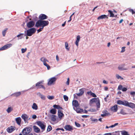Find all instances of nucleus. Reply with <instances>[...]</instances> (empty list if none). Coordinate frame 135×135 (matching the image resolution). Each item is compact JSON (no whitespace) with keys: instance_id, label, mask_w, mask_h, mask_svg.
<instances>
[{"instance_id":"c85d7f7f","label":"nucleus","mask_w":135,"mask_h":135,"mask_svg":"<svg viewBox=\"0 0 135 135\" xmlns=\"http://www.w3.org/2000/svg\"><path fill=\"white\" fill-rule=\"evenodd\" d=\"M21 94V93L20 92H18L14 93L13 95L14 97H17L20 96Z\"/></svg>"},{"instance_id":"423d86ee","label":"nucleus","mask_w":135,"mask_h":135,"mask_svg":"<svg viewBox=\"0 0 135 135\" xmlns=\"http://www.w3.org/2000/svg\"><path fill=\"white\" fill-rule=\"evenodd\" d=\"M37 124L39 126L42 130V132L45 130L46 126L41 121L37 122Z\"/></svg>"},{"instance_id":"c756f323","label":"nucleus","mask_w":135,"mask_h":135,"mask_svg":"<svg viewBox=\"0 0 135 135\" xmlns=\"http://www.w3.org/2000/svg\"><path fill=\"white\" fill-rule=\"evenodd\" d=\"M50 112L51 114H55L56 112V110L55 109H52L50 111Z\"/></svg>"},{"instance_id":"69168bd1","label":"nucleus","mask_w":135,"mask_h":135,"mask_svg":"<svg viewBox=\"0 0 135 135\" xmlns=\"http://www.w3.org/2000/svg\"><path fill=\"white\" fill-rule=\"evenodd\" d=\"M66 23V21H65L62 24V27H64L65 26Z\"/></svg>"},{"instance_id":"dca6fc26","label":"nucleus","mask_w":135,"mask_h":135,"mask_svg":"<svg viewBox=\"0 0 135 135\" xmlns=\"http://www.w3.org/2000/svg\"><path fill=\"white\" fill-rule=\"evenodd\" d=\"M72 105L73 106L77 108L79 106V104L78 102L76 100H74L73 101Z\"/></svg>"},{"instance_id":"a878e982","label":"nucleus","mask_w":135,"mask_h":135,"mask_svg":"<svg viewBox=\"0 0 135 135\" xmlns=\"http://www.w3.org/2000/svg\"><path fill=\"white\" fill-rule=\"evenodd\" d=\"M54 108L57 109H62L63 108L59 105L55 104L53 106Z\"/></svg>"},{"instance_id":"b1692460","label":"nucleus","mask_w":135,"mask_h":135,"mask_svg":"<svg viewBox=\"0 0 135 135\" xmlns=\"http://www.w3.org/2000/svg\"><path fill=\"white\" fill-rule=\"evenodd\" d=\"M16 121L18 125H20L21 122V119L20 117L17 118L16 119Z\"/></svg>"},{"instance_id":"603ef678","label":"nucleus","mask_w":135,"mask_h":135,"mask_svg":"<svg viewBox=\"0 0 135 135\" xmlns=\"http://www.w3.org/2000/svg\"><path fill=\"white\" fill-rule=\"evenodd\" d=\"M125 47H123L122 48V50L121 51V52H124L125 51Z\"/></svg>"},{"instance_id":"f03ea898","label":"nucleus","mask_w":135,"mask_h":135,"mask_svg":"<svg viewBox=\"0 0 135 135\" xmlns=\"http://www.w3.org/2000/svg\"><path fill=\"white\" fill-rule=\"evenodd\" d=\"M36 31V29L35 28H32L27 31V35L30 36H31Z\"/></svg>"},{"instance_id":"473e14b6","label":"nucleus","mask_w":135,"mask_h":135,"mask_svg":"<svg viewBox=\"0 0 135 135\" xmlns=\"http://www.w3.org/2000/svg\"><path fill=\"white\" fill-rule=\"evenodd\" d=\"M43 63L44 65L47 67V68L48 70H49L50 69V66L46 63L45 61H44Z\"/></svg>"},{"instance_id":"052dcab7","label":"nucleus","mask_w":135,"mask_h":135,"mask_svg":"<svg viewBox=\"0 0 135 135\" xmlns=\"http://www.w3.org/2000/svg\"><path fill=\"white\" fill-rule=\"evenodd\" d=\"M56 60L57 61H58L59 60V57H58V55H56Z\"/></svg>"},{"instance_id":"37998d69","label":"nucleus","mask_w":135,"mask_h":135,"mask_svg":"<svg viewBox=\"0 0 135 135\" xmlns=\"http://www.w3.org/2000/svg\"><path fill=\"white\" fill-rule=\"evenodd\" d=\"M96 105L97 108H99L100 107V104L99 101L96 103Z\"/></svg>"},{"instance_id":"4d7b16f0","label":"nucleus","mask_w":135,"mask_h":135,"mask_svg":"<svg viewBox=\"0 0 135 135\" xmlns=\"http://www.w3.org/2000/svg\"><path fill=\"white\" fill-rule=\"evenodd\" d=\"M70 80L69 78H68L67 79V81L66 82V84L68 85L69 84Z\"/></svg>"},{"instance_id":"9d476101","label":"nucleus","mask_w":135,"mask_h":135,"mask_svg":"<svg viewBox=\"0 0 135 135\" xmlns=\"http://www.w3.org/2000/svg\"><path fill=\"white\" fill-rule=\"evenodd\" d=\"M125 106H128L131 108H134L135 107V104L132 103H129L127 101H126Z\"/></svg>"},{"instance_id":"f3484780","label":"nucleus","mask_w":135,"mask_h":135,"mask_svg":"<svg viewBox=\"0 0 135 135\" xmlns=\"http://www.w3.org/2000/svg\"><path fill=\"white\" fill-rule=\"evenodd\" d=\"M118 89L119 90H122L123 91H126L127 90V89L125 87L123 88L122 85H119L118 87Z\"/></svg>"},{"instance_id":"2eb2a0df","label":"nucleus","mask_w":135,"mask_h":135,"mask_svg":"<svg viewBox=\"0 0 135 135\" xmlns=\"http://www.w3.org/2000/svg\"><path fill=\"white\" fill-rule=\"evenodd\" d=\"M124 64L119 65L118 67V69L120 70H127L128 69L127 68H124Z\"/></svg>"},{"instance_id":"1a4fd4ad","label":"nucleus","mask_w":135,"mask_h":135,"mask_svg":"<svg viewBox=\"0 0 135 135\" xmlns=\"http://www.w3.org/2000/svg\"><path fill=\"white\" fill-rule=\"evenodd\" d=\"M64 128L66 131H72L73 130V126L69 125H65L64 126Z\"/></svg>"},{"instance_id":"ddd939ff","label":"nucleus","mask_w":135,"mask_h":135,"mask_svg":"<svg viewBox=\"0 0 135 135\" xmlns=\"http://www.w3.org/2000/svg\"><path fill=\"white\" fill-rule=\"evenodd\" d=\"M56 80V79L55 77H53L50 78L48 83V85H51Z\"/></svg>"},{"instance_id":"6e6552de","label":"nucleus","mask_w":135,"mask_h":135,"mask_svg":"<svg viewBox=\"0 0 135 135\" xmlns=\"http://www.w3.org/2000/svg\"><path fill=\"white\" fill-rule=\"evenodd\" d=\"M35 24V22L33 21H31L27 23V26L28 28L33 27Z\"/></svg>"},{"instance_id":"5701e85b","label":"nucleus","mask_w":135,"mask_h":135,"mask_svg":"<svg viewBox=\"0 0 135 135\" xmlns=\"http://www.w3.org/2000/svg\"><path fill=\"white\" fill-rule=\"evenodd\" d=\"M80 37L79 35H78L76 37V40L75 42V44L77 46H78L79 42L80 41Z\"/></svg>"},{"instance_id":"bb28decb","label":"nucleus","mask_w":135,"mask_h":135,"mask_svg":"<svg viewBox=\"0 0 135 135\" xmlns=\"http://www.w3.org/2000/svg\"><path fill=\"white\" fill-rule=\"evenodd\" d=\"M37 95H38L41 99L43 100H45V96L42 94L40 93L39 92L37 93Z\"/></svg>"},{"instance_id":"4be33fe9","label":"nucleus","mask_w":135,"mask_h":135,"mask_svg":"<svg viewBox=\"0 0 135 135\" xmlns=\"http://www.w3.org/2000/svg\"><path fill=\"white\" fill-rule=\"evenodd\" d=\"M58 115L59 118L60 119H61L62 117L64 116V114L62 113V112L60 110L58 111Z\"/></svg>"},{"instance_id":"bf43d9fd","label":"nucleus","mask_w":135,"mask_h":135,"mask_svg":"<svg viewBox=\"0 0 135 135\" xmlns=\"http://www.w3.org/2000/svg\"><path fill=\"white\" fill-rule=\"evenodd\" d=\"M37 118L36 115H32V118L33 119H36Z\"/></svg>"},{"instance_id":"7c9ffc66","label":"nucleus","mask_w":135,"mask_h":135,"mask_svg":"<svg viewBox=\"0 0 135 135\" xmlns=\"http://www.w3.org/2000/svg\"><path fill=\"white\" fill-rule=\"evenodd\" d=\"M108 12H109V13L110 14V17H114V14L113 13L112 11L110 10H109L108 11Z\"/></svg>"},{"instance_id":"680f3d73","label":"nucleus","mask_w":135,"mask_h":135,"mask_svg":"<svg viewBox=\"0 0 135 135\" xmlns=\"http://www.w3.org/2000/svg\"><path fill=\"white\" fill-rule=\"evenodd\" d=\"M112 133H109L105 134L104 135H113L112 134Z\"/></svg>"},{"instance_id":"3c124183","label":"nucleus","mask_w":135,"mask_h":135,"mask_svg":"<svg viewBox=\"0 0 135 135\" xmlns=\"http://www.w3.org/2000/svg\"><path fill=\"white\" fill-rule=\"evenodd\" d=\"M91 120L92 121L97 122L98 121V119H97L91 118Z\"/></svg>"},{"instance_id":"79ce46f5","label":"nucleus","mask_w":135,"mask_h":135,"mask_svg":"<svg viewBox=\"0 0 135 135\" xmlns=\"http://www.w3.org/2000/svg\"><path fill=\"white\" fill-rule=\"evenodd\" d=\"M23 35V33H21L20 34L18 35L17 37H20V38L19 39H22V35Z\"/></svg>"},{"instance_id":"4468645a","label":"nucleus","mask_w":135,"mask_h":135,"mask_svg":"<svg viewBox=\"0 0 135 135\" xmlns=\"http://www.w3.org/2000/svg\"><path fill=\"white\" fill-rule=\"evenodd\" d=\"M21 117L23 119L25 122H27L28 118V116L26 114H22Z\"/></svg>"},{"instance_id":"e2e57ef3","label":"nucleus","mask_w":135,"mask_h":135,"mask_svg":"<svg viewBox=\"0 0 135 135\" xmlns=\"http://www.w3.org/2000/svg\"><path fill=\"white\" fill-rule=\"evenodd\" d=\"M135 93V92H132L130 93L131 95H134Z\"/></svg>"},{"instance_id":"f704fd0d","label":"nucleus","mask_w":135,"mask_h":135,"mask_svg":"<svg viewBox=\"0 0 135 135\" xmlns=\"http://www.w3.org/2000/svg\"><path fill=\"white\" fill-rule=\"evenodd\" d=\"M7 29H8L7 28H6L4 30H3L2 31V35L3 36H5L6 31H7Z\"/></svg>"},{"instance_id":"a19ab883","label":"nucleus","mask_w":135,"mask_h":135,"mask_svg":"<svg viewBox=\"0 0 135 135\" xmlns=\"http://www.w3.org/2000/svg\"><path fill=\"white\" fill-rule=\"evenodd\" d=\"M47 98L50 100H52L54 98V96H51L50 95H48L47 96Z\"/></svg>"},{"instance_id":"c03bdc74","label":"nucleus","mask_w":135,"mask_h":135,"mask_svg":"<svg viewBox=\"0 0 135 135\" xmlns=\"http://www.w3.org/2000/svg\"><path fill=\"white\" fill-rule=\"evenodd\" d=\"M64 98V100L66 101H67L68 100V98L67 96L66 95H64L63 96Z\"/></svg>"},{"instance_id":"a211bd4d","label":"nucleus","mask_w":135,"mask_h":135,"mask_svg":"<svg viewBox=\"0 0 135 135\" xmlns=\"http://www.w3.org/2000/svg\"><path fill=\"white\" fill-rule=\"evenodd\" d=\"M111 110L113 112H117L118 110L117 105H115L112 107L111 108Z\"/></svg>"},{"instance_id":"ea45409f","label":"nucleus","mask_w":135,"mask_h":135,"mask_svg":"<svg viewBox=\"0 0 135 135\" xmlns=\"http://www.w3.org/2000/svg\"><path fill=\"white\" fill-rule=\"evenodd\" d=\"M122 135H129L128 132L126 131H123L122 132Z\"/></svg>"},{"instance_id":"4c0bfd02","label":"nucleus","mask_w":135,"mask_h":135,"mask_svg":"<svg viewBox=\"0 0 135 135\" xmlns=\"http://www.w3.org/2000/svg\"><path fill=\"white\" fill-rule=\"evenodd\" d=\"M65 48L68 50H69V48H68V43L67 42H65Z\"/></svg>"},{"instance_id":"2f4dec72","label":"nucleus","mask_w":135,"mask_h":135,"mask_svg":"<svg viewBox=\"0 0 135 135\" xmlns=\"http://www.w3.org/2000/svg\"><path fill=\"white\" fill-rule=\"evenodd\" d=\"M13 110V108L12 107H9L7 109L6 111L7 112L9 113H10Z\"/></svg>"},{"instance_id":"58836bf2","label":"nucleus","mask_w":135,"mask_h":135,"mask_svg":"<svg viewBox=\"0 0 135 135\" xmlns=\"http://www.w3.org/2000/svg\"><path fill=\"white\" fill-rule=\"evenodd\" d=\"M52 129V128L50 125H49L47 127V132H49L51 131Z\"/></svg>"},{"instance_id":"7ed1b4c3","label":"nucleus","mask_w":135,"mask_h":135,"mask_svg":"<svg viewBox=\"0 0 135 135\" xmlns=\"http://www.w3.org/2000/svg\"><path fill=\"white\" fill-rule=\"evenodd\" d=\"M32 128L30 127H26L24 128L22 132L24 135H26L31 133L32 131Z\"/></svg>"},{"instance_id":"aec40b11","label":"nucleus","mask_w":135,"mask_h":135,"mask_svg":"<svg viewBox=\"0 0 135 135\" xmlns=\"http://www.w3.org/2000/svg\"><path fill=\"white\" fill-rule=\"evenodd\" d=\"M105 18H106L108 19V17H107V16L106 15H101V16L97 18V19L98 20H100L103 19Z\"/></svg>"},{"instance_id":"5fc2aeb1","label":"nucleus","mask_w":135,"mask_h":135,"mask_svg":"<svg viewBox=\"0 0 135 135\" xmlns=\"http://www.w3.org/2000/svg\"><path fill=\"white\" fill-rule=\"evenodd\" d=\"M26 49H24L23 48L21 49V51H22V53H24L25 52V51H26Z\"/></svg>"},{"instance_id":"0e129e2a","label":"nucleus","mask_w":135,"mask_h":135,"mask_svg":"<svg viewBox=\"0 0 135 135\" xmlns=\"http://www.w3.org/2000/svg\"><path fill=\"white\" fill-rule=\"evenodd\" d=\"M116 77L118 79H119L120 76L119 75L117 74L116 75Z\"/></svg>"},{"instance_id":"de8ad7c7","label":"nucleus","mask_w":135,"mask_h":135,"mask_svg":"<svg viewBox=\"0 0 135 135\" xmlns=\"http://www.w3.org/2000/svg\"><path fill=\"white\" fill-rule=\"evenodd\" d=\"M75 125H76V126L77 127H80V126H81V125L80 124L78 123H77L76 122H75Z\"/></svg>"},{"instance_id":"f8f14e48","label":"nucleus","mask_w":135,"mask_h":135,"mask_svg":"<svg viewBox=\"0 0 135 135\" xmlns=\"http://www.w3.org/2000/svg\"><path fill=\"white\" fill-rule=\"evenodd\" d=\"M16 128L14 126H11L8 127L7 129V131L8 132L11 133Z\"/></svg>"},{"instance_id":"6e6d98bb","label":"nucleus","mask_w":135,"mask_h":135,"mask_svg":"<svg viewBox=\"0 0 135 135\" xmlns=\"http://www.w3.org/2000/svg\"><path fill=\"white\" fill-rule=\"evenodd\" d=\"M92 93V92L91 91H88L87 92V94L91 96V94Z\"/></svg>"},{"instance_id":"a18cd8bd","label":"nucleus","mask_w":135,"mask_h":135,"mask_svg":"<svg viewBox=\"0 0 135 135\" xmlns=\"http://www.w3.org/2000/svg\"><path fill=\"white\" fill-rule=\"evenodd\" d=\"M89 111L92 112H95L96 111V109H93V108H91L90 109H89Z\"/></svg>"},{"instance_id":"20e7f679","label":"nucleus","mask_w":135,"mask_h":135,"mask_svg":"<svg viewBox=\"0 0 135 135\" xmlns=\"http://www.w3.org/2000/svg\"><path fill=\"white\" fill-rule=\"evenodd\" d=\"M79 91V93H75L74 95V98L75 99H77L78 97H80L82 96L84 93V91L83 89H80Z\"/></svg>"},{"instance_id":"cd10ccee","label":"nucleus","mask_w":135,"mask_h":135,"mask_svg":"<svg viewBox=\"0 0 135 135\" xmlns=\"http://www.w3.org/2000/svg\"><path fill=\"white\" fill-rule=\"evenodd\" d=\"M51 119L52 121L54 122L56 121V116L55 115H52L51 116Z\"/></svg>"},{"instance_id":"e433bc0d","label":"nucleus","mask_w":135,"mask_h":135,"mask_svg":"<svg viewBox=\"0 0 135 135\" xmlns=\"http://www.w3.org/2000/svg\"><path fill=\"white\" fill-rule=\"evenodd\" d=\"M103 113L104 114H105L106 115V116H108L110 115V114L107 111H104L103 112Z\"/></svg>"},{"instance_id":"864d4df0","label":"nucleus","mask_w":135,"mask_h":135,"mask_svg":"<svg viewBox=\"0 0 135 135\" xmlns=\"http://www.w3.org/2000/svg\"><path fill=\"white\" fill-rule=\"evenodd\" d=\"M43 28H44L43 27H42L41 28H40L39 29H38V30H37L38 33V32H41V31L42 30Z\"/></svg>"},{"instance_id":"49530a36","label":"nucleus","mask_w":135,"mask_h":135,"mask_svg":"<svg viewBox=\"0 0 135 135\" xmlns=\"http://www.w3.org/2000/svg\"><path fill=\"white\" fill-rule=\"evenodd\" d=\"M118 123H115V124H114V125H112L111 126H110V127H111V128L113 127H115L116 126H117V125H118Z\"/></svg>"},{"instance_id":"774afa93","label":"nucleus","mask_w":135,"mask_h":135,"mask_svg":"<svg viewBox=\"0 0 135 135\" xmlns=\"http://www.w3.org/2000/svg\"><path fill=\"white\" fill-rule=\"evenodd\" d=\"M106 115L105 114H101V116L103 117H104L105 116H106Z\"/></svg>"},{"instance_id":"8fccbe9b","label":"nucleus","mask_w":135,"mask_h":135,"mask_svg":"<svg viewBox=\"0 0 135 135\" xmlns=\"http://www.w3.org/2000/svg\"><path fill=\"white\" fill-rule=\"evenodd\" d=\"M129 11L131 12L132 14L135 13V12L132 9H130L129 10Z\"/></svg>"},{"instance_id":"13d9d810","label":"nucleus","mask_w":135,"mask_h":135,"mask_svg":"<svg viewBox=\"0 0 135 135\" xmlns=\"http://www.w3.org/2000/svg\"><path fill=\"white\" fill-rule=\"evenodd\" d=\"M91 96H92L93 97H97V95H95V94L93 92L91 94Z\"/></svg>"},{"instance_id":"393cba45","label":"nucleus","mask_w":135,"mask_h":135,"mask_svg":"<svg viewBox=\"0 0 135 135\" xmlns=\"http://www.w3.org/2000/svg\"><path fill=\"white\" fill-rule=\"evenodd\" d=\"M32 108L33 109L35 110H37L38 109V106L36 103H34L33 104L32 106Z\"/></svg>"},{"instance_id":"338daca9","label":"nucleus","mask_w":135,"mask_h":135,"mask_svg":"<svg viewBox=\"0 0 135 135\" xmlns=\"http://www.w3.org/2000/svg\"><path fill=\"white\" fill-rule=\"evenodd\" d=\"M44 61H45V62H46V61L48 62V61L46 59L44 58L43 60V62Z\"/></svg>"},{"instance_id":"39448f33","label":"nucleus","mask_w":135,"mask_h":135,"mask_svg":"<svg viewBox=\"0 0 135 135\" xmlns=\"http://www.w3.org/2000/svg\"><path fill=\"white\" fill-rule=\"evenodd\" d=\"M43 81H41L37 82L35 86L37 87V89L43 88L44 90L45 89V88L44 86L42 85Z\"/></svg>"},{"instance_id":"9b49d317","label":"nucleus","mask_w":135,"mask_h":135,"mask_svg":"<svg viewBox=\"0 0 135 135\" xmlns=\"http://www.w3.org/2000/svg\"><path fill=\"white\" fill-rule=\"evenodd\" d=\"M48 17L45 15L41 14H40L38 17L39 20H43L47 18Z\"/></svg>"},{"instance_id":"0eeeda50","label":"nucleus","mask_w":135,"mask_h":135,"mask_svg":"<svg viewBox=\"0 0 135 135\" xmlns=\"http://www.w3.org/2000/svg\"><path fill=\"white\" fill-rule=\"evenodd\" d=\"M12 46V44H7L0 48V50H3L7 49Z\"/></svg>"},{"instance_id":"6ab92c4d","label":"nucleus","mask_w":135,"mask_h":135,"mask_svg":"<svg viewBox=\"0 0 135 135\" xmlns=\"http://www.w3.org/2000/svg\"><path fill=\"white\" fill-rule=\"evenodd\" d=\"M126 101H122L121 100H118L117 101V104L119 105H123L125 106Z\"/></svg>"},{"instance_id":"72a5a7b5","label":"nucleus","mask_w":135,"mask_h":135,"mask_svg":"<svg viewBox=\"0 0 135 135\" xmlns=\"http://www.w3.org/2000/svg\"><path fill=\"white\" fill-rule=\"evenodd\" d=\"M76 111L78 113H81L83 112H84L83 110L82 109H80L79 108H77L76 109Z\"/></svg>"},{"instance_id":"412c9836","label":"nucleus","mask_w":135,"mask_h":135,"mask_svg":"<svg viewBox=\"0 0 135 135\" xmlns=\"http://www.w3.org/2000/svg\"><path fill=\"white\" fill-rule=\"evenodd\" d=\"M33 128L35 132L37 133H38L40 132V129L36 126H33Z\"/></svg>"},{"instance_id":"f257e3e1","label":"nucleus","mask_w":135,"mask_h":135,"mask_svg":"<svg viewBox=\"0 0 135 135\" xmlns=\"http://www.w3.org/2000/svg\"><path fill=\"white\" fill-rule=\"evenodd\" d=\"M49 24L48 21L38 20L36 22L35 26L37 27L41 26L44 28V27L48 25Z\"/></svg>"},{"instance_id":"c9c22d12","label":"nucleus","mask_w":135,"mask_h":135,"mask_svg":"<svg viewBox=\"0 0 135 135\" xmlns=\"http://www.w3.org/2000/svg\"><path fill=\"white\" fill-rule=\"evenodd\" d=\"M97 100V99L96 98H92L90 100V103L91 104H92L93 102H95Z\"/></svg>"},{"instance_id":"09e8293b","label":"nucleus","mask_w":135,"mask_h":135,"mask_svg":"<svg viewBox=\"0 0 135 135\" xmlns=\"http://www.w3.org/2000/svg\"><path fill=\"white\" fill-rule=\"evenodd\" d=\"M120 113L121 114L123 115L126 114V113H125V112L123 109H122L121 110Z\"/></svg>"}]
</instances>
